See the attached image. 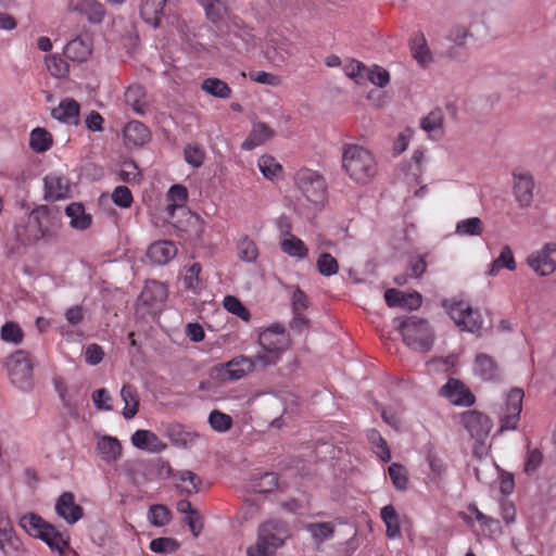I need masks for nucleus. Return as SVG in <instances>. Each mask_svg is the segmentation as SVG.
I'll use <instances>...</instances> for the list:
<instances>
[{
    "label": "nucleus",
    "mask_w": 556,
    "mask_h": 556,
    "mask_svg": "<svg viewBox=\"0 0 556 556\" xmlns=\"http://www.w3.org/2000/svg\"><path fill=\"white\" fill-rule=\"evenodd\" d=\"M258 344L261 350L255 355L245 357V372L276 365L289 349L291 340L286 328L275 324L258 334Z\"/></svg>",
    "instance_id": "obj_1"
},
{
    "label": "nucleus",
    "mask_w": 556,
    "mask_h": 556,
    "mask_svg": "<svg viewBox=\"0 0 556 556\" xmlns=\"http://www.w3.org/2000/svg\"><path fill=\"white\" fill-rule=\"evenodd\" d=\"M58 226L56 215L48 206L40 205L21 218L14 231L21 243L34 244L40 239L50 238Z\"/></svg>",
    "instance_id": "obj_2"
},
{
    "label": "nucleus",
    "mask_w": 556,
    "mask_h": 556,
    "mask_svg": "<svg viewBox=\"0 0 556 556\" xmlns=\"http://www.w3.org/2000/svg\"><path fill=\"white\" fill-rule=\"evenodd\" d=\"M342 170L349 178L361 186L370 182L378 172L374 154L359 144L346 143L342 148Z\"/></svg>",
    "instance_id": "obj_3"
},
{
    "label": "nucleus",
    "mask_w": 556,
    "mask_h": 556,
    "mask_svg": "<svg viewBox=\"0 0 556 556\" xmlns=\"http://www.w3.org/2000/svg\"><path fill=\"white\" fill-rule=\"evenodd\" d=\"M288 523L280 519H270L262 523L257 532V541L251 545L248 556H275L290 538Z\"/></svg>",
    "instance_id": "obj_4"
},
{
    "label": "nucleus",
    "mask_w": 556,
    "mask_h": 556,
    "mask_svg": "<svg viewBox=\"0 0 556 556\" xmlns=\"http://www.w3.org/2000/svg\"><path fill=\"white\" fill-rule=\"evenodd\" d=\"M20 526L31 536L41 539L52 551L63 554L68 547V540L64 532L43 520L34 513L25 514L20 519Z\"/></svg>",
    "instance_id": "obj_5"
},
{
    "label": "nucleus",
    "mask_w": 556,
    "mask_h": 556,
    "mask_svg": "<svg viewBox=\"0 0 556 556\" xmlns=\"http://www.w3.org/2000/svg\"><path fill=\"white\" fill-rule=\"evenodd\" d=\"M294 186L315 207H323L327 202L328 187L325 177L317 170L302 167L294 174Z\"/></svg>",
    "instance_id": "obj_6"
},
{
    "label": "nucleus",
    "mask_w": 556,
    "mask_h": 556,
    "mask_svg": "<svg viewBox=\"0 0 556 556\" xmlns=\"http://www.w3.org/2000/svg\"><path fill=\"white\" fill-rule=\"evenodd\" d=\"M397 329L405 344L412 350L428 352L432 348L434 334L427 320L409 316L399 321Z\"/></svg>",
    "instance_id": "obj_7"
},
{
    "label": "nucleus",
    "mask_w": 556,
    "mask_h": 556,
    "mask_svg": "<svg viewBox=\"0 0 556 556\" xmlns=\"http://www.w3.org/2000/svg\"><path fill=\"white\" fill-rule=\"evenodd\" d=\"M180 0H142L140 16L148 25L156 28L163 20L177 15Z\"/></svg>",
    "instance_id": "obj_8"
},
{
    "label": "nucleus",
    "mask_w": 556,
    "mask_h": 556,
    "mask_svg": "<svg viewBox=\"0 0 556 556\" xmlns=\"http://www.w3.org/2000/svg\"><path fill=\"white\" fill-rule=\"evenodd\" d=\"M241 377H243V356H238L228 363L212 367L208 372V380L201 381L199 389L210 391L217 384L231 382Z\"/></svg>",
    "instance_id": "obj_9"
},
{
    "label": "nucleus",
    "mask_w": 556,
    "mask_h": 556,
    "mask_svg": "<svg viewBox=\"0 0 556 556\" xmlns=\"http://www.w3.org/2000/svg\"><path fill=\"white\" fill-rule=\"evenodd\" d=\"M7 368L13 384L27 389L31 384L33 363L30 355L23 350L15 351L7 359Z\"/></svg>",
    "instance_id": "obj_10"
},
{
    "label": "nucleus",
    "mask_w": 556,
    "mask_h": 556,
    "mask_svg": "<svg viewBox=\"0 0 556 556\" xmlns=\"http://www.w3.org/2000/svg\"><path fill=\"white\" fill-rule=\"evenodd\" d=\"M448 314L463 330L478 332L482 328L483 320L479 311L472 309L464 301L453 303L448 307Z\"/></svg>",
    "instance_id": "obj_11"
},
{
    "label": "nucleus",
    "mask_w": 556,
    "mask_h": 556,
    "mask_svg": "<svg viewBox=\"0 0 556 556\" xmlns=\"http://www.w3.org/2000/svg\"><path fill=\"white\" fill-rule=\"evenodd\" d=\"M522 389L515 388L509 391L506 397L504 413L500 419V431L514 430L520 419L523 400Z\"/></svg>",
    "instance_id": "obj_12"
},
{
    "label": "nucleus",
    "mask_w": 556,
    "mask_h": 556,
    "mask_svg": "<svg viewBox=\"0 0 556 556\" xmlns=\"http://www.w3.org/2000/svg\"><path fill=\"white\" fill-rule=\"evenodd\" d=\"M555 252L556 243L547 242L540 251L529 255L527 263L536 274L541 276H548L556 269V263L551 257V255Z\"/></svg>",
    "instance_id": "obj_13"
},
{
    "label": "nucleus",
    "mask_w": 556,
    "mask_h": 556,
    "mask_svg": "<svg viewBox=\"0 0 556 556\" xmlns=\"http://www.w3.org/2000/svg\"><path fill=\"white\" fill-rule=\"evenodd\" d=\"M0 549L5 556H20L23 552V543L3 513H0Z\"/></svg>",
    "instance_id": "obj_14"
},
{
    "label": "nucleus",
    "mask_w": 556,
    "mask_h": 556,
    "mask_svg": "<svg viewBox=\"0 0 556 556\" xmlns=\"http://www.w3.org/2000/svg\"><path fill=\"white\" fill-rule=\"evenodd\" d=\"M294 49V43L289 38L273 34L267 39L265 54L270 62L279 63L291 56Z\"/></svg>",
    "instance_id": "obj_15"
},
{
    "label": "nucleus",
    "mask_w": 556,
    "mask_h": 556,
    "mask_svg": "<svg viewBox=\"0 0 556 556\" xmlns=\"http://www.w3.org/2000/svg\"><path fill=\"white\" fill-rule=\"evenodd\" d=\"M462 422L465 429L476 440H483L485 437H488L492 428L491 419L478 410H469L464 413L462 415Z\"/></svg>",
    "instance_id": "obj_16"
},
{
    "label": "nucleus",
    "mask_w": 556,
    "mask_h": 556,
    "mask_svg": "<svg viewBox=\"0 0 556 556\" xmlns=\"http://www.w3.org/2000/svg\"><path fill=\"white\" fill-rule=\"evenodd\" d=\"M440 393L454 405L471 406L475 403V395L460 380L455 378H450L442 387Z\"/></svg>",
    "instance_id": "obj_17"
},
{
    "label": "nucleus",
    "mask_w": 556,
    "mask_h": 556,
    "mask_svg": "<svg viewBox=\"0 0 556 556\" xmlns=\"http://www.w3.org/2000/svg\"><path fill=\"white\" fill-rule=\"evenodd\" d=\"M45 199L58 201L70 195L71 186L68 179L58 173H50L43 178Z\"/></svg>",
    "instance_id": "obj_18"
},
{
    "label": "nucleus",
    "mask_w": 556,
    "mask_h": 556,
    "mask_svg": "<svg viewBox=\"0 0 556 556\" xmlns=\"http://www.w3.org/2000/svg\"><path fill=\"white\" fill-rule=\"evenodd\" d=\"M513 175L516 200L520 206L527 207L533 200V176L527 172H515Z\"/></svg>",
    "instance_id": "obj_19"
},
{
    "label": "nucleus",
    "mask_w": 556,
    "mask_h": 556,
    "mask_svg": "<svg viewBox=\"0 0 556 556\" xmlns=\"http://www.w3.org/2000/svg\"><path fill=\"white\" fill-rule=\"evenodd\" d=\"M56 514L67 523L73 525L83 518V508L75 503V496L72 492H64L55 503Z\"/></svg>",
    "instance_id": "obj_20"
},
{
    "label": "nucleus",
    "mask_w": 556,
    "mask_h": 556,
    "mask_svg": "<svg viewBox=\"0 0 556 556\" xmlns=\"http://www.w3.org/2000/svg\"><path fill=\"white\" fill-rule=\"evenodd\" d=\"M92 52V40L88 36H78L71 40L64 48L66 58L74 62H85Z\"/></svg>",
    "instance_id": "obj_21"
},
{
    "label": "nucleus",
    "mask_w": 556,
    "mask_h": 556,
    "mask_svg": "<svg viewBox=\"0 0 556 556\" xmlns=\"http://www.w3.org/2000/svg\"><path fill=\"white\" fill-rule=\"evenodd\" d=\"M123 135L127 146L141 147L151 139L149 128L139 121L127 123L124 127Z\"/></svg>",
    "instance_id": "obj_22"
},
{
    "label": "nucleus",
    "mask_w": 556,
    "mask_h": 556,
    "mask_svg": "<svg viewBox=\"0 0 556 556\" xmlns=\"http://www.w3.org/2000/svg\"><path fill=\"white\" fill-rule=\"evenodd\" d=\"M475 375L484 381H495L500 377L496 362L485 353L477 354L473 363Z\"/></svg>",
    "instance_id": "obj_23"
},
{
    "label": "nucleus",
    "mask_w": 556,
    "mask_h": 556,
    "mask_svg": "<svg viewBox=\"0 0 556 556\" xmlns=\"http://www.w3.org/2000/svg\"><path fill=\"white\" fill-rule=\"evenodd\" d=\"M167 298V288L164 283L151 280L148 281L140 293V301L148 306L155 307Z\"/></svg>",
    "instance_id": "obj_24"
},
{
    "label": "nucleus",
    "mask_w": 556,
    "mask_h": 556,
    "mask_svg": "<svg viewBox=\"0 0 556 556\" xmlns=\"http://www.w3.org/2000/svg\"><path fill=\"white\" fill-rule=\"evenodd\" d=\"M177 254V248L172 241H157L152 243L147 252L148 257L151 262L162 265L169 262Z\"/></svg>",
    "instance_id": "obj_25"
},
{
    "label": "nucleus",
    "mask_w": 556,
    "mask_h": 556,
    "mask_svg": "<svg viewBox=\"0 0 556 556\" xmlns=\"http://www.w3.org/2000/svg\"><path fill=\"white\" fill-rule=\"evenodd\" d=\"M80 106L77 101L74 99H64L62 100L56 108H54L51 112L53 118L66 123V124H77L79 116Z\"/></svg>",
    "instance_id": "obj_26"
},
{
    "label": "nucleus",
    "mask_w": 556,
    "mask_h": 556,
    "mask_svg": "<svg viewBox=\"0 0 556 556\" xmlns=\"http://www.w3.org/2000/svg\"><path fill=\"white\" fill-rule=\"evenodd\" d=\"M471 36L469 29L463 25H456L451 28L447 39L454 43L447 51L448 55L453 59H463L467 56L466 51L463 47L467 38Z\"/></svg>",
    "instance_id": "obj_27"
},
{
    "label": "nucleus",
    "mask_w": 556,
    "mask_h": 556,
    "mask_svg": "<svg viewBox=\"0 0 556 556\" xmlns=\"http://www.w3.org/2000/svg\"><path fill=\"white\" fill-rule=\"evenodd\" d=\"M275 135V130L267 124L262 122H255L252 124V128L245 138V149H253L264 144L270 140Z\"/></svg>",
    "instance_id": "obj_28"
},
{
    "label": "nucleus",
    "mask_w": 556,
    "mask_h": 556,
    "mask_svg": "<svg viewBox=\"0 0 556 556\" xmlns=\"http://www.w3.org/2000/svg\"><path fill=\"white\" fill-rule=\"evenodd\" d=\"M100 457L108 464L116 462L122 455V445L116 438L104 435L97 444Z\"/></svg>",
    "instance_id": "obj_29"
},
{
    "label": "nucleus",
    "mask_w": 556,
    "mask_h": 556,
    "mask_svg": "<svg viewBox=\"0 0 556 556\" xmlns=\"http://www.w3.org/2000/svg\"><path fill=\"white\" fill-rule=\"evenodd\" d=\"M278 488V477L275 472H262L258 477H252L249 480L248 486L245 485V490L252 491L254 493H269Z\"/></svg>",
    "instance_id": "obj_30"
},
{
    "label": "nucleus",
    "mask_w": 556,
    "mask_h": 556,
    "mask_svg": "<svg viewBox=\"0 0 556 556\" xmlns=\"http://www.w3.org/2000/svg\"><path fill=\"white\" fill-rule=\"evenodd\" d=\"M131 443L140 450L150 452H160L165 447L159 437L149 430H137L131 435Z\"/></svg>",
    "instance_id": "obj_31"
},
{
    "label": "nucleus",
    "mask_w": 556,
    "mask_h": 556,
    "mask_svg": "<svg viewBox=\"0 0 556 556\" xmlns=\"http://www.w3.org/2000/svg\"><path fill=\"white\" fill-rule=\"evenodd\" d=\"M444 115L441 109L432 110L420 121V127L430 138H437L443 135Z\"/></svg>",
    "instance_id": "obj_32"
},
{
    "label": "nucleus",
    "mask_w": 556,
    "mask_h": 556,
    "mask_svg": "<svg viewBox=\"0 0 556 556\" xmlns=\"http://www.w3.org/2000/svg\"><path fill=\"white\" fill-rule=\"evenodd\" d=\"M280 249L285 254L299 260L306 258L308 255V248L304 241L289 232L280 240Z\"/></svg>",
    "instance_id": "obj_33"
},
{
    "label": "nucleus",
    "mask_w": 556,
    "mask_h": 556,
    "mask_svg": "<svg viewBox=\"0 0 556 556\" xmlns=\"http://www.w3.org/2000/svg\"><path fill=\"white\" fill-rule=\"evenodd\" d=\"M121 397L124 402L123 416L126 419L134 418L139 409V395L136 387L124 384L121 390Z\"/></svg>",
    "instance_id": "obj_34"
},
{
    "label": "nucleus",
    "mask_w": 556,
    "mask_h": 556,
    "mask_svg": "<svg viewBox=\"0 0 556 556\" xmlns=\"http://www.w3.org/2000/svg\"><path fill=\"white\" fill-rule=\"evenodd\" d=\"M410 51L413 58L422 67L427 66L432 61L431 51L427 45L424 34H416L410 41Z\"/></svg>",
    "instance_id": "obj_35"
},
{
    "label": "nucleus",
    "mask_w": 556,
    "mask_h": 556,
    "mask_svg": "<svg viewBox=\"0 0 556 556\" xmlns=\"http://www.w3.org/2000/svg\"><path fill=\"white\" fill-rule=\"evenodd\" d=\"M212 23L223 21L229 14L227 0H198Z\"/></svg>",
    "instance_id": "obj_36"
},
{
    "label": "nucleus",
    "mask_w": 556,
    "mask_h": 556,
    "mask_svg": "<svg viewBox=\"0 0 556 556\" xmlns=\"http://www.w3.org/2000/svg\"><path fill=\"white\" fill-rule=\"evenodd\" d=\"M66 215L71 218V226L78 230H86L90 227L92 218L86 214L85 207L80 203H71L67 205Z\"/></svg>",
    "instance_id": "obj_37"
},
{
    "label": "nucleus",
    "mask_w": 556,
    "mask_h": 556,
    "mask_svg": "<svg viewBox=\"0 0 556 556\" xmlns=\"http://www.w3.org/2000/svg\"><path fill=\"white\" fill-rule=\"evenodd\" d=\"M176 488L187 495L197 493L199 490L200 479L199 477L189 470L178 471L175 476Z\"/></svg>",
    "instance_id": "obj_38"
},
{
    "label": "nucleus",
    "mask_w": 556,
    "mask_h": 556,
    "mask_svg": "<svg viewBox=\"0 0 556 556\" xmlns=\"http://www.w3.org/2000/svg\"><path fill=\"white\" fill-rule=\"evenodd\" d=\"M380 517L386 525V534L389 539H395L401 535L399 515L392 505L382 507Z\"/></svg>",
    "instance_id": "obj_39"
},
{
    "label": "nucleus",
    "mask_w": 556,
    "mask_h": 556,
    "mask_svg": "<svg viewBox=\"0 0 556 556\" xmlns=\"http://www.w3.org/2000/svg\"><path fill=\"white\" fill-rule=\"evenodd\" d=\"M484 231V224L479 217H469L456 223L455 233L460 237H478Z\"/></svg>",
    "instance_id": "obj_40"
},
{
    "label": "nucleus",
    "mask_w": 556,
    "mask_h": 556,
    "mask_svg": "<svg viewBox=\"0 0 556 556\" xmlns=\"http://www.w3.org/2000/svg\"><path fill=\"white\" fill-rule=\"evenodd\" d=\"M202 267L200 263H192L188 268H186L185 274L182 275V283L185 289L192 291L193 293H199L204 288V282L200 277Z\"/></svg>",
    "instance_id": "obj_41"
},
{
    "label": "nucleus",
    "mask_w": 556,
    "mask_h": 556,
    "mask_svg": "<svg viewBox=\"0 0 556 556\" xmlns=\"http://www.w3.org/2000/svg\"><path fill=\"white\" fill-rule=\"evenodd\" d=\"M53 143L52 135L45 128L37 127L31 130L29 136V147L37 153L48 151Z\"/></svg>",
    "instance_id": "obj_42"
},
{
    "label": "nucleus",
    "mask_w": 556,
    "mask_h": 556,
    "mask_svg": "<svg viewBox=\"0 0 556 556\" xmlns=\"http://www.w3.org/2000/svg\"><path fill=\"white\" fill-rule=\"evenodd\" d=\"M76 10L93 24L101 23L105 15L104 7L96 0H83Z\"/></svg>",
    "instance_id": "obj_43"
},
{
    "label": "nucleus",
    "mask_w": 556,
    "mask_h": 556,
    "mask_svg": "<svg viewBox=\"0 0 556 556\" xmlns=\"http://www.w3.org/2000/svg\"><path fill=\"white\" fill-rule=\"evenodd\" d=\"M201 89L215 98L228 99L231 96V89L224 80L210 77L202 81Z\"/></svg>",
    "instance_id": "obj_44"
},
{
    "label": "nucleus",
    "mask_w": 556,
    "mask_h": 556,
    "mask_svg": "<svg viewBox=\"0 0 556 556\" xmlns=\"http://www.w3.org/2000/svg\"><path fill=\"white\" fill-rule=\"evenodd\" d=\"M125 102L135 113L143 114L146 111L144 91L140 86H130L125 91Z\"/></svg>",
    "instance_id": "obj_45"
},
{
    "label": "nucleus",
    "mask_w": 556,
    "mask_h": 556,
    "mask_svg": "<svg viewBox=\"0 0 556 556\" xmlns=\"http://www.w3.org/2000/svg\"><path fill=\"white\" fill-rule=\"evenodd\" d=\"M502 268L516 269V261L508 245H504L500 255L493 261L489 275L496 276Z\"/></svg>",
    "instance_id": "obj_46"
},
{
    "label": "nucleus",
    "mask_w": 556,
    "mask_h": 556,
    "mask_svg": "<svg viewBox=\"0 0 556 556\" xmlns=\"http://www.w3.org/2000/svg\"><path fill=\"white\" fill-rule=\"evenodd\" d=\"M257 166L263 176L268 180L278 178L282 173V166L277 160L268 154L262 155L257 161Z\"/></svg>",
    "instance_id": "obj_47"
},
{
    "label": "nucleus",
    "mask_w": 556,
    "mask_h": 556,
    "mask_svg": "<svg viewBox=\"0 0 556 556\" xmlns=\"http://www.w3.org/2000/svg\"><path fill=\"white\" fill-rule=\"evenodd\" d=\"M316 543L329 540L334 534V526L331 522H311L305 526Z\"/></svg>",
    "instance_id": "obj_48"
},
{
    "label": "nucleus",
    "mask_w": 556,
    "mask_h": 556,
    "mask_svg": "<svg viewBox=\"0 0 556 556\" xmlns=\"http://www.w3.org/2000/svg\"><path fill=\"white\" fill-rule=\"evenodd\" d=\"M368 440L374 448V452L377 456L384 463H388L391 459V452L386 442V440L381 437L379 431L372 429L368 432Z\"/></svg>",
    "instance_id": "obj_49"
},
{
    "label": "nucleus",
    "mask_w": 556,
    "mask_h": 556,
    "mask_svg": "<svg viewBox=\"0 0 556 556\" xmlns=\"http://www.w3.org/2000/svg\"><path fill=\"white\" fill-rule=\"evenodd\" d=\"M148 519L155 527H164L169 523L172 519V513L165 505H152L149 508Z\"/></svg>",
    "instance_id": "obj_50"
},
{
    "label": "nucleus",
    "mask_w": 556,
    "mask_h": 556,
    "mask_svg": "<svg viewBox=\"0 0 556 556\" xmlns=\"http://www.w3.org/2000/svg\"><path fill=\"white\" fill-rule=\"evenodd\" d=\"M1 339L7 343L20 344L24 339V332L18 324L7 321L0 330Z\"/></svg>",
    "instance_id": "obj_51"
},
{
    "label": "nucleus",
    "mask_w": 556,
    "mask_h": 556,
    "mask_svg": "<svg viewBox=\"0 0 556 556\" xmlns=\"http://www.w3.org/2000/svg\"><path fill=\"white\" fill-rule=\"evenodd\" d=\"M318 273L323 276H333L339 271L338 261L328 252L321 253L316 262Z\"/></svg>",
    "instance_id": "obj_52"
},
{
    "label": "nucleus",
    "mask_w": 556,
    "mask_h": 556,
    "mask_svg": "<svg viewBox=\"0 0 556 556\" xmlns=\"http://www.w3.org/2000/svg\"><path fill=\"white\" fill-rule=\"evenodd\" d=\"M426 458L431 470L432 479L438 480L443 478L447 471L444 458L433 451H429Z\"/></svg>",
    "instance_id": "obj_53"
},
{
    "label": "nucleus",
    "mask_w": 556,
    "mask_h": 556,
    "mask_svg": "<svg viewBox=\"0 0 556 556\" xmlns=\"http://www.w3.org/2000/svg\"><path fill=\"white\" fill-rule=\"evenodd\" d=\"M149 547L156 554H169L179 548V543L173 538H156L150 542Z\"/></svg>",
    "instance_id": "obj_54"
},
{
    "label": "nucleus",
    "mask_w": 556,
    "mask_h": 556,
    "mask_svg": "<svg viewBox=\"0 0 556 556\" xmlns=\"http://www.w3.org/2000/svg\"><path fill=\"white\" fill-rule=\"evenodd\" d=\"M388 471L395 489L401 491L406 490L408 478L405 468L397 463H393L389 466Z\"/></svg>",
    "instance_id": "obj_55"
},
{
    "label": "nucleus",
    "mask_w": 556,
    "mask_h": 556,
    "mask_svg": "<svg viewBox=\"0 0 556 556\" xmlns=\"http://www.w3.org/2000/svg\"><path fill=\"white\" fill-rule=\"evenodd\" d=\"M46 65L50 74L56 78H63L68 74V64L61 56H47Z\"/></svg>",
    "instance_id": "obj_56"
},
{
    "label": "nucleus",
    "mask_w": 556,
    "mask_h": 556,
    "mask_svg": "<svg viewBox=\"0 0 556 556\" xmlns=\"http://www.w3.org/2000/svg\"><path fill=\"white\" fill-rule=\"evenodd\" d=\"M208 422L215 431L225 432L230 429L232 419L225 413L213 410L208 416Z\"/></svg>",
    "instance_id": "obj_57"
},
{
    "label": "nucleus",
    "mask_w": 556,
    "mask_h": 556,
    "mask_svg": "<svg viewBox=\"0 0 556 556\" xmlns=\"http://www.w3.org/2000/svg\"><path fill=\"white\" fill-rule=\"evenodd\" d=\"M367 78L376 86L383 88L390 83V74L387 70L379 65H374L371 68L367 67Z\"/></svg>",
    "instance_id": "obj_58"
},
{
    "label": "nucleus",
    "mask_w": 556,
    "mask_h": 556,
    "mask_svg": "<svg viewBox=\"0 0 556 556\" xmlns=\"http://www.w3.org/2000/svg\"><path fill=\"white\" fill-rule=\"evenodd\" d=\"M112 201L122 208H129L134 202V197L128 187L117 186L112 193Z\"/></svg>",
    "instance_id": "obj_59"
},
{
    "label": "nucleus",
    "mask_w": 556,
    "mask_h": 556,
    "mask_svg": "<svg viewBox=\"0 0 556 556\" xmlns=\"http://www.w3.org/2000/svg\"><path fill=\"white\" fill-rule=\"evenodd\" d=\"M543 460V454L539 448L528 450L526 463H525V471L530 475L538 470Z\"/></svg>",
    "instance_id": "obj_60"
},
{
    "label": "nucleus",
    "mask_w": 556,
    "mask_h": 556,
    "mask_svg": "<svg viewBox=\"0 0 556 556\" xmlns=\"http://www.w3.org/2000/svg\"><path fill=\"white\" fill-rule=\"evenodd\" d=\"M185 160L193 167H200L204 161V151L197 146H187L185 148Z\"/></svg>",
    "instance_id": "obj_61"
},
{
    "label": "nucleus",
    "mask_w": 556,
    "mask_h": 556,
    "mask_svg": "<svg viewBox=\"0 0 556 556\" xmlns=\"http://www.w3.org/2000/svg\"><path fill=\"white\" fill-rule=\"evenodd\" d=\"M104 351L101 345L91 343L86 348L85 361L88 365L96 366L104 358Z\"/></svg>",
    "instance_id": "obj_62"
},
{
    "label": "nucleus",
    "mask_w": 556,
    "mask_h": 556,
    "mask_svg": "<svg viewBox=\"0 0 556 556\" xmlns=\"http://www.w3.org/2000/svg\"><path fill=\"white\" fill-rule=\"evenodd\" d=\"M250 78L258 84L268 85L271 87L279 86L281 84V78L278 75L267 73V72H251Z\"/></svg>",
    "instance_id": "obj_63"
},
{
    "label": "nucleus",
    "mask_w": 556,
    "mask_h": 556,
    "mask_svg": "<svg viewBox=\"0 0 556 556\" xmlns=\"http://www.w3.org/2000/svg\"><path fill=\"white\" fill-rule=\"evenodd\" d=\"M92 401L94 406L100 410H111L112 397L105 389H98L92 393Z\"/></svg>",
    "instance_id": "obj_64"
}]
</instances>
